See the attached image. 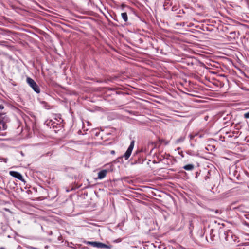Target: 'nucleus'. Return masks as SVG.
<instances>
[{
    "instance_id": "obj_9",
    "label": "nucleus",
    "mask_w": 249,
    "mask_h": 249,
    "mask_svg": "<svg viewBox=\"0 0 249 249\" xmlns=\"http://www.w3.org/2000/svg\"><path fill=\"white\" fill-rule=\"evenodd\" d=\"M184 137H180L176 141V143H180V142H182L184 141Z\"/></svg>"
},
{
    "instance_id": "obj_20",
    "label": "nucleus",
    "mask_w": 249,
    "mask_h": 249,
    "mask_svg": "<svg viewBox=\"0 0 249 249\" xmlns=\"http://www.w3.org/2000/svg\"><path fill=\"white\" fill-rule=\"evenodd\" d=\"M192 25L191 24V23H190V26H191Z\"/></svg>"
},
{
    "instance_id": "obj_11",
    "label": "nucleus",
    "mask_w": 249,
    "mask_h": 249,
    "mask_svg": "<svg viewBox=\"0 0 249 249\" xmlns=\"http://www.w3.org/2000/svg\"><path fill=\"white\" fill-rule=\"evenodd\" d=\"M121 16H127L126 12L122 13Z\"/></svg>"
},
{
    "instance_id": "obj_7",
    "label": "nucleus",
    "mask_w": 249,
    "mask_h": 249,
    "mask_svg": "<svg viewBox=\"0 0 249 249\" xmlns=\"http://www.w3.org/2000/svg\"><path fill=\"white\" fill-rule=\"evenodd\" d=\"M107 170H102L98 174V178L100 179L104 178L107 175Z\"/></svg>"
},
{
    "instance_id": "obj_8",
    "label": "nucleus",
    "mask_w": 249,
    "mask_h": 249,
    "mask_svg": "<svg viewBox=\"0 0 249 249\" xmlns=\"http://www.w3.org/2000/svg\"><path fill=\"white\" fill-rule=\"evenodd\" d=\"M194 168V166L193 164H189L183 166V168L186 170L191 171Z\"/></svg>"
},
{
    "instance_id": "obj_3",
    "label": "nucleus",
    "mask_w": 249,
    "mask_h": 249,
    "mask_svg": "<svg viewBox=\"0 0 249 249\" xmlns=\"http://www.w3.org/2000/svg\"><path fill=\"white\" fill-rule=\"evenodd\" d=\"M26 82L37 93L40 92V88L36 82L31 78L28 77L26 79Z\"/></svg>"
},
{
    "instance_id": "obj_19",
    "label": "nucleus",
    "mask_w": 249,
    "mask_h": 249,
    "mask_svg": "<svg viewBox=\"0 0 249 249\" xmlns=\"http://www.w3.org/2000/svg\"><path fill=\"white\" fill-rule=\"evenodd\" d=\"M105 17H106L107 19H108V18H107V16H106Z\"/></svg>"
},
{
    "instance_id": "obj_13",
    "label": "nucleus",
    "mask_w": 249,
    "mask_h": 249,
    "mask_svg": "<svg viewBox=\"0 0 249 249\" xmlns=\"http://www.w3.org/2000/svg\"><path fill=\"white\" fill-rule=\"evenodd\" d=\"M121 241V240L120 239H118L117 240H116L114 242H120Z\"/></svg>"
},
{
    "instance_id": "obj_18",
    "label": "nucleus",
    "mask_w": 249,
    "mask_h": 249,
    "mask_svg": "<svg viewBox=\"0 0 249 249\" xmlns=\"http://www.w3.org/2000/svg\"><path fill=\"white\" fill-rule=\"evenodd\" d=\"M78 17L80 18H82L83 17L80 16V17Z\"/></svg>"
},
{
    "instance_id": "obj_14",
    "label": "nucleus",
    "mask_w": 249,
    "mask_h": 249,
    "mask_svg": "<svg viewBox=\"0 0 249 249\" xmlns=\"http://www.w3.org/2000/svg\"><path fill=\"white\" fill-rule=\"evenodd\" d=\"M190 136V139H193V137H194V136H192V135H190V136Z\"/></svg>"
},
{
    "instance_id": "obj_15",
    "label": "nucleus",
    "mask_w": 249,
    "mask_h": 249,
    "mask_svg": "<svg viewBox=\"0 0 249 249\" xmlns=\"http://www.w3.org/2000/svg\"><path fill=\"white\" fill-rule=\"evenodd\" d=\"M3 161H4L5 162H7V159H3Z\"/></svg>"
},
{
    "instance_id": "obj_16",
    "label": "nucleus",
    "mask_w": 249,
    "mask_h": 249,
    "mask_svg": "<svg viewBox=\"0 0 249 249\" xmlns=\"http://www.w3.org/2000/svg\"><path fill=\"white\" fill-rule=\"evenodd\" d=\"M111 153L112 154H114L115 153V151H113V150H112V151H111Z\"/></svg>"
},
{
    "instance_id": "obj_17",
    "label": "nucleus",
    "mask_w": 249,
    "mask_h": 249,
    "mask_svg": "<svg viewBox=\"0 0 249 249\" xmlns=\"http://www.w3.org/2000/svg\"><path fill=\"white\" fill-rule=\"evenodd\" d=\"M0 249H6L4 247H0Z\"/></svg>"
},
{
    "instance_id": "obj_6",
    "label": "nucleus",
    "mask_w": 249,
    "mask_h": 249,
    "mask_svg": "<svg viewBox=\"0 0 249 249\" xmlns=\"http://www.w3.org/2000/svg\"><path fill=\"white\" fill-rule=\"evenodd\" d=\"M119 19H117V17H111L112 18L117 21H120L121 25H124L126 24V22L128 20V17H119Z\"/></svg>"
},
{
    "instance_id": "obj_1",
    "label": "nucleus",
    "mask_w": 249,
    "mask_h": 249,
    "mask_svg": "<svg viewBox=\"0 0 249 249\" xmlns=\"http://www.w3.org/2000/svg\"><path fill=\"white\" fill-rule=\"evenodd\" d=\"M8 121V118L5 114H0V136H5V132H2L7 128L6 123Z\"/></svg>"
},
{
    "instance_id": "obj_10",
    "label": "nucleus",
    "mask_w": 249,
    "mask_h": 249,
    "mask_svg": "<svg viewBox=\"0 0 249 249\" xmlns=\"http://www.w3.org/2000/svg\"><path fill=\"white\" fill-rule=\"evenodd\" d=\"M244 117L245 118H249V112H248L244 114Z\"/></svg>"
},
{
    "instance_id": "obj_2",
    "label": "nucleus",
    "mask_w": 249,
    "mask_h": 249,
    "mask_svg": "<svg viewBox=\"0 0 249 249\" xmlns=\"http://www.w3.org/2000/svg\"><path fill=\"white\" fill-rule=\"evenodd\" d=\"M87 245H90L93 247L99 249H110L111 247L105 244L96 241H87L86 242Z\"/></svg>"
},
{
    "instance_id": "obj_4",
    "label": "nucleus",
    "mask_w": 249,
    "mask_h": 249,
    "mask_svg": "<svg viewBox=\"0 0 249 249\" xmlns=\"http://www.w3.org/2000/svg\"><path fill=\"white\" fill-rule=\"evenodd\" d=\"M134 143H135V141L134 140L131 141L130 144L127 150H126L125 153L124 154V155L122 156V157L124 158L125 160H128L129 159V158L130 157V156L132 153V150L133 149V148H134Z\"/></svg>"
},
{
    "instance_id": "obj_5",
    "label": "nucleus",
    "mask_w": 249,
    "mask_h": 249,
    "mask_svg": "<svg viewBox=\"0 0 249 249\" xmlns=\"http://www.w3.org/2000/svg\"><path fill=\"white\" fill-rule=\"evenodd\" d=\"M9 174L11 176L15 177V178H18V179H19L22 181H24L23 177L20 173L16 172V171H10Z\"/></svg>"
},
{
    "instance_id": "obj_12",
    "label": "nucleus",
    "mask_w": 249,
    "mask_h": 249,
    "mask_svg": "<svg viewBox=\"0 0 249 249\" xmlns=\"http://www.w3.org/2000/svg\"><path fill=\"white\" fill-rule=\"evenodd\" d=\"M4 108V106L2 104L0 105V109H3Z\"/></svg>"
}]
</instances>
